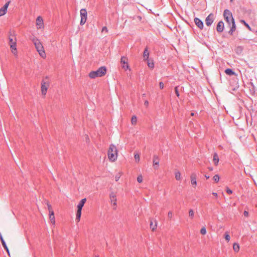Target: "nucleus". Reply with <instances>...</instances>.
Returning a JSON list of instances; mask_svg holds the SVG:
<instances>
[{
  "label": "nucleus",
  "instance_id": "f257e3e1",
  "mask_svg": "<svg viewBox=\"0 0 257 257\" xmlns=\"http://www.w3.org/2000/svg\"><path fill=\"white\" fill-rule=\"evenodd\" d=\"M223 17L228 26L230 28L228 33L230 35H232L233 33L236 30L235 21L233 18L232 13L227 9L225 10L223 12Z\"/></svg>",
  "mask_w": 257,
  "mask_h": 257
},
{
  "label": "nucleus",
  "instance_id": "f03ea898",
  "mask_svg": "<svg viewBox=\"0 0 257 257\" xmlns=\"http://www.w3.org/2000/svg\"><path fill=\"white\" fill-rule=\"evenodd\" d=\"M106 73V68L104 66L99 68L96 71H91L89 74L90 78L94 79L97 77H102Z\"/></svg>",
  "mask_w": 257,
  "mask_h": 257
},
{
  "label": "nucleus",
  "instance_id": "7ed1b4c3",
  "mask_svg": "<svg viewBox=\"0 0 257 257\" xmlns=\"http://www.w3.org/2000/svg\"><path fill=\"white\" fill-rule=\"evenodd\" d=\"M108 157L110 161L114 162L117 159V150L114 145H110L108 150Z\"/></svg>",
  "mask_w": 257,
  "mask_h": 257
},
{
  "label": "nucleus",
  "instance_id": "20e7f679",
  "mask_svg": "<svg viewBox=\"0 0 257 257\" xmlns=\"http://www.w3.org/2000/svg\"><path fill=\"white\" fill-rule=\"evenodd\" d=\"M34 43L40 55L43 58L45 57L46 54L44 47L41 42L38 40H36L34 41Z\"/></svg>",
  "mask_w": 257,
  "mask_h": 257
},
{
  "label": "nucleus",
  "instance_id": "39448f33",
  "mask_svg": "<svg viewBox=\"0 0 257 257\" xmlns=\"http://www.w3.org/2000/svg\"><path fill=\"white\" fill-rule=\"evenodd\" d=\"M50 85V82L48 81H45L43 79L41 82V91L43 95H45L47 93L48 88Z\"/></svg>",
  "mask_w": 257,
  "mask_h": 257
},
{
  "label": "nucleus",
  "instance_id": "423d86ee",
  "mask_svg": "<svg viewBox=\"0 0 257 257\" xmlns=\"http://www.w3.org/2000/svg\"><path fill=\"white\" fill-rule=\"evenodd\" d=\"M120 63L121 65L122 68L123 69H124L125 70H127V69H129L130 70H131L130 69V66L128 65V59L126 57H125V56L121 57V60H120Z\"/></svg>",
  "mask_w": 257,
  "mask_h": 257
},
{
  "label": "nucleus",
  "instance_id": "0eeeda50",
  "mask_svg": "<svg viewBox=\"0 0 257 257\" xmlns=\"http://www.w3.org/2000/svg\"><path fill=\"white\" fill-rule=\"evenodd\" d=\"M80 16H81V21H80V25H83L87 20V11L86 9H83L80 10Z\"/></svg>",
  "mask_w": 257,
  "mask_h": 257
},
{
  "label": "nucleus",
  "instance_id": "6e6552de",
  "mask_svg": "<svg viewBox=\"0 0 257 257\" xmlns=\"http://www.w3.org/2000/svg\"><path fill=\"white\" fill-rule=\"evenodd\" d=\"M214 21V15L210 14L205 19V24L207 26H210Z\"/></svg>",
  "mask_w": 257,
  "mask_h": 257
},
{
  "label": "nucleus",
  "instance_id": "1a4fd4ad",
  "mask_svg": "<svg viewBox=\"0 0 257 257\" xmlns=\"http://www.w3.org/2000/svg\"><path fill=\"white\" fill-rule=\"evenodd\" d=\"M11 3V1H8L1 9H0V17L5 15L7 11V9Z\"/></svg>",
  "mask_w": 257,
  "mask_h": 257
},
{
  "label": "nucleus",
  "instance_id": "9d476101",
  "mask_svg": "<svg viewBox=\"0 0 257 257\" xmlns=\"http://www.w3.org/2000/svg\"><path fill=\"white\" fill-rule=\"evenodd\" d=\"M194 20L195 25L198 27V28L202 30L204 27L203 22L198 18H195Z\"/></svg>",
  "mask_w": 257,
  "mask_h": 257
},
{
  "label": "nucleus",
  "instance_id": "9b49d317",
  "mask_svg": "<svg viewBox=\"0 0 257 257\" xmlns=\"http://www.w3.org/2000/svg\"><path fill=\"white\" fill-rule=\"evenodd\" d=\"M109 198L110 199L111 203L114 206H116V197L114 193L111 192L109 194Z\"/></svg>",
  "mask_w": 257,
  "mask_h": 257
},
{
  "label": "nucleus",
  "instance_id": "f8f14e48",
  "mask_svg": "<svg viewBox=\"0 0 257 257\" xmlns=\"http://www.w3.org/2000/svg\"><path fill=\"white\" fill-rule=\"evenodd\" d=\"M223 30L224 23L222 21H219L217 25L216 31L219 33H221L223 32Z\"/></svg>",
  "mask_w": 257,
  "mask_h": 257
},
{
  "label": "nucleus",
  "instance_id": "ddd939ff",
  "mask_svg": "<svg viewBox=\"0 0 257 257\" xmlns=\"http://www.w3.org/2000/svg\"><path fill=\"white\" fill-rule=\"evenodd\" d=\"M191 183L192 185L196 186V174L195 173H193L191 174Z\"/></svg>",
  "mask_w": 257,
  "mask_h": 257
},
{
  "label": "nucleus",
  "instance_id": "4468645a",
  "mask_svg": "<svg viewBox=\"0 0 257 257\" xmlns=\"http://www.w3.org/2000/svg\"><path fill=\"white\" fill-rule=\"evenodd\" d=\"M0 240L2 242V245H3V247H4L5 249L6 250V251H7V252L9 254H10L9 248H8V247L6 244V243L5 241L4 240V239L2 236V235L1 234V233H0Z\"/></svg>",
  "mask_w": 257,
  "mask_h": 257
},
{
  "label": "nucleus",
  "instance_id": "2eb2a0df",
  "mask_svg": "<svg viewBox=\"0 0 257 257\" xmlns=\"http://www.w3.org/2000/svg\"><path fill=\"white\" fill-rule=\"evenodd\" d=\"M9 45H12L14 44H16L17 40L16 38L14 35H10L9 38Z\"/></svg>",
  "mask_w": 257,
  "mask_h": 257
},
{
  "label": "nucleus",
  "instance_id": "dca6fc26",
  "mask_svg": "<svg viewBox=\"0 0 257 257\" xmlns=\"http://www.w3.org/2000/svg\"><path fill=\"white\" fill-rule=\"evenodd\" d=\"M86 201V198L82 199L79 203L77 205V210H82V209Z\"/></svg>",
  "mask_w": 257,
  "mask_h": 257
},
{
  "label": "nucleus",
  "instance_id": "f3484780",
  "mask_svg": "<svg viewBox=\"0 0 257 257\" xmlns=\"http://www.w3.org/2000/svg\"><path fill=\"white\" fill-rule=\"evenodd\" d=\"M36 24L40 28L43 25V20L40 16H39L36 19Z\"/></svg>",
  "mask_w": 257,
  "mask_h": 257
},
{
  "label": "nucleus",
  "instance_id": "a211bd4d",
  "mask_svg": "<svg viewBox=\"0 0 257 257\" xmlns=\"http://www.w3.org/2000/svg\"><path fill=\"white\" fill-rule=\"evenodd\" d=\"M159 157L157 155H154L153 156V165L155 167V166H159Z\"/></svg>",
  "mask_w": 257,
  "mask_h": 257
},
{
  "label": "nucleus",
  "instance_id": "6ab92c4d",
  "mask_svg": "<svg viewBox=\"0 0 257 257\" xmlns=\"http://www.w3.org/2000/svg\"><path fill=\"white\" fill-rule=\"evenodd\" d=\"M10 48L11 49L12 52L14 54L16 55L17 53V45L16 44L10 45Z\"/></svg>",
  "mask_w": 257,
  "mask_h": 257
},
{
  "label": "nucleus",
  "instance_id": "aec40b11",
  "mask_svg": "<svg viewBox=\"0 0 257 257\" xmlns=\"http://www.w3.org/2000/svg\"><path fill=\"white\" fill-rule=\"evenodd\" d=\"M225 73L228 75H229V76H231V75H236V73H235V72H234L230 68H227L226 69H225Z\"/></svg>",
  "mask_w": 257,
  "mask_h": 257
},
{
  "label": "nucleus",
  "instance_id": "412c9836",
  "mask_svg": "<svg viewBox=\"0 0 257 257\" xmlns=\"http://www.w3.org/2000/svg\"><path fill=\"white\" fill-rule=\"evenodd\" d=\"M219 162V157L217 153L213 154V162L215 165L217 166Z\"/></svg>",
  "mask_w": 257,
  "mask_h": 257
},
{
  "label": "nucleus",
  "instance_id": "4be33fe9",
  "mask_svg": "<svg viewBox=\"0 0 257 257\" xmlns=\"http://www.w3.org/2000/svg\"><path fill=\"white\" fill-rule=\"evenodd\" d=\"M149 53L148 50L147 48H146L143 53V57L144 58V60H148L149 58Z\"/></svg>",
  "mask_w": 257,
  "mask_h": 257
},
{
  "label": "nucleus",
  "instance_id": "5701e85b",
  "mask_svg": "<svg viewBox=\"0 0 257 257\" xmlns=\"http://www.w3.org/2000/svg\"><path fill=\"white\" fill-rule=\"evenodd\" d=\"M49 218L51 222L54 224L55 221L54 211H52L51 213H49Z\"/></svg>",
  "mask_w": 257,
  "mask_h": 257
},
{
  "label": "nucleus",
  "instance_id": "b1692460",
  "mask_svg": "<svg viewBox=\"0 0 257 257\" xmlns=\"http://www.w3.org/2000/svg\"><path fill=\"white\" fill-rule=\"evenodd\" d=\"M233 249L235 252H238L239 250V245L237 243H234L233 244Z\"/></svg>",
  "mask_w": 257,
  "mask_h": 257
},
{
  "label": "nucleus",
  "instance_id": "393cba45",
  "mask_svg": "<svg viewBox=\"0 0 257 257\" xmlns=\"http://www.w3.org/2000/svg\"><path fill=\"white\" fill-rule=\"evenodd\" d=\"M81 215V210H78L77 211L76 213V220L77 221H79Z\"/></svg>",
  "mask_w": 257,
  "mask_h": 257
},
{
  "label": "nucleus",
  "instance_id": "a878e982",
  "mask_svg": "<svg viewBox=\"0 0 257 257\" xmlns=\"http://www.w3.org/2000/svg\"><path fill=\"white\" fill-rule=\"evenodd\" d=\"M137 121V118L136 116L134 115L132 117L131 122L132 124L135 125L136 124Z\"/></svg>",
  "mask_w": 257,
  "mask_h": 257
},
{
  "label": "nucleus",
  "instance_id": "bb28decb",
  "mask_svg": "<svg viewBox=\"0 0 257 257\" xmlns=\"http://www.w3.org/2000/svg\"><path fill=\"white\" fill-rule=\"evenodd\" d=\"M175 178L177 180H180L181 179V174L179 172H176Z\"/></svg>",
  "mask_w": 257,
  "mask_h": 257
},
{
  "label": "nucleus",
  "instance_id": "cd10ccee",
  "mask_svg": "<svg viewBox=\"0 0 257 257\" xmlns=\"http://www.w3.org/2000/svg\"><path fill=\"white\" fill-rule=\"evenodd\" d=\"M150 228L152 229V230H154L157 226V224L156 223H155V224L154 225H153V222L151 221L150 222Z\"/></svg>",
  "mask_w": 257,
  "mask_h": 257
},
{
  "label": "nucleus",
  "instance_id": "c85d7f7f",
  "mask_svg": "<svg viewBox=\"0 0 257 257\" xmlns=\"http://www.w3.org/2000/svg\"><path fill=\"white\" fill-rule=\"evenodd\" d=\"M213 179L215 182H218L219 180V176L218 175H215L213 176Z\"/></svg>",
  "mask_w": 257,
  "mask_h": 257
},
{
  "label": "nucleus",
  "instance_id": "c756f323",
  "mask_svg": "<svg viewBox=\"0 0 257 257\" xmlns=\"http://www.w3.org/2000/svg\"><path fill=\"white\" fill-rule=\"evenodd\" d=\"M47 204L48 209L49 210V213H51L52 211H53V210L52 209V206L48 202H47Z\"/></svg>",
  "mask_w": 257,
  "mask_h": 257
},
{
  "label": "nucleus",
  "instance_id": "7c9ffc66",
  "mask_svg": "<svg viewBox=\"0 0 257 257\" xmlns=\"http://www.w3.org/2000/svg\"><path fill=\"white\" fill-rule=\"evenodd\" d=\"M224 237H225V239H226V240H227V241H229V240L230 239V237L227 232H225V233L224 234Z\"/></svg>",
  "mask_w": 257,
  "mask_h": 257
},
{
  "label": "nucleus",
  "instance_id": "2f4dec72",
  "mask_svg": "<svg viewBox=\"0 0 257 257\" xmlns=\"http://www.w3.org/2000/svg\"><path fill=\"white\" fill-rule=\"evenodd\" d=\"M240 22H241V23H242L244 24V25H245V26H246V27H247V28L249 30H251L250 26L248 25V24H247V23L245 22V21H244V20H241V21H240Z\"/></svg>",
  "mask_w": 257,
  "mask_h": 257
},
{
  "label": "nucleus",
  "instance_id": "473e14b6",
  "mask_svg": "<svg viewBox=\"0 0 257 257\" xmlns=\"http://www.w3.org/2000/svg\"><path fill=\"white\" fill-rule=\"evenodd\" d=\"M206 233V230L205 227H202L200 229V233L204 235V234H205Z\"/></svg>",
  "mask_w": 257,
  "mask_h": 257
},
{
  "label": "nucleus",
  "instance_id": "72a5a7b5",
  "mask_svg": "<svg viewBox=\"0 0 257 257\" xmlns=\"http://www.w3.org/2000/svg\"><path fill=\"white\" fill-rule=\"evenodd\" d=\"M189 215L192 218L194 217V211L192 209H190L189 211Z\"/></svg>",
  "mask_w": 257,
  "mask_h": 257
},
{
  "label": "nucleus",
  "instance_id": "f704fd0d",
  "mask_svg": "<svg viewBox=\"0 0 257 257\" xmlns=\"http://www.w3.org/2000/svg\"><path fill=\"white\" fill-rule=\"evenodd\" d=\"M137 181L139 183H142L143 181V177L142 175H139L137 177Z\"/></svg>",
  "mask_w": 257,
  "mask_h": 257
},
{
  "label": "nucleus",
  "instance_id": "c9c22d12",
  "mask_svg": "<svg viewBox=\"0 0 257 257\" xmlns=\"http://www.w3.org/2000/svg\"><path fill=\"white\" fill-rule=\"evenodd\" d=\"M148 67L149 68H153L154 66V63L153 62H148Z\"/></svg>",
  "mask_w": 257,
  "mask_h": 257
},
{
  "label": "nucleus",
  "instance_id": "e433bc0d",
  "mask_svg": "<svg viewBox=\"0 0 257 257\" xmlns=\"http://www.w3.org/2000/svg\"><path fill=\"white\" fill-rule=\"evenodd\" d=\"M135 159L136 161H139L140 160V156L139 154H136L135 155Z\"/></svg>",
  "mask_w": 257,
  "mask_h": 257
},
{
  "label": "nucleus",
  "instance_id": "4c0bfd02",
  "mask_svg": "<svg viewBox=\"0 0 257 257\" xmlns=\"http://www.w3.org/2000/svg\"><path fill=\"white\" fill-rule=\"evenodd\" d=\"M226 192L227 193L229 194H231L232 193V191L231 190H230L229 188H227L226 189Z\"/></svg>",
  "mask_w": 257,
  "mask_h": 257
},
{
  "label": "nucleus",
  "instance_id": "58836bf2",
  "mask_svg": "<svg viewBox=\"0 0 257 257\" xmlns=\"http://www.w3.org/2000/svg\"><path fill=\"white\" fill-rule=\"evenodd\" d=\"M175 93H176V95L178 97H179V93L177 87H175Z\"/></svg>",
  "mask_w": 257,
  "mask_h": 257
},
{
  "label": "nucleus",
  "instance_id": "ea45409f",
  "mask_svg": "<svg viewBox=\"0 0 257 257\" xmlns=\"http://www.w3.org/2000/svg\"><path fill=\"white\" fill-rule=\"evenodd\" d=\"M102 32H108V30H107V28L106 27L104 26L102 28Z\"/></svg>",
  "mask_w": 257,
  "mask_h": 257
},
{
  "label": "nucleus",
  "instance_id": "a19ab883",
  "mask_svg": "<svg viewBox=\"0 0 257 257\" xmlns=\"http://www.w3.org/2000/svg\"><path fill=\"white\" fill-rule=\"evenodd\" d=\"M159 87L161 89L164 88V83L162 82L159 83Z\"/></svg>",
  "mask_w": 257,
  "mask_h": 257
},
{
  "label": "nucleus",
  "instance_id": "79ce46f5",
  "mask_svg": "<svg viewBox=\"0 0 257 257\" xmlns=\"http://www.w3.org/2000/svg\"><path fill=\"white\" fill-rule=\"evenodd\" d=\"M168 216L169 218H171L172 216V211H169L168 214Z\"/></svg>",
  "mask_w": 257,
  "mask_h": 257
},
{
  "label": "nucleus",
  "instance_id": "37998d69",
  "mask_svg": "<svg viewBox=\"0 0 257 257\" xmlns=\"http://www.w3.org/2000/svg\"><path fill=\"white\" fill-rule=\"evenodd\" d=\"M243 215H244L245 216H248V212L247 211H244V212H243Z\"/></svg>",
  "mask_w": 257,
  "mask_h": 257
},
{
  "label": "nucleus",
  "instance_id": "c03bdc74",
  "mask_svg": "<svg viewBox=\"0 0 257 257\" xmlns=\"http://www.w3.org/2000/svg\"><path fill=\"white\" fill-rule=\"evenodd\" d=\"M212 195L213 196H214L215 197H217V194L216 193H215V192H213L212 193Z\"/></svg>",
  "mask_w": 257,
  "mask_h": 257
},
{
  "label": "nucleus",
  "instance_id": "a18cd8bd",
  "mask_svg": "<svg viewBox=\"0 0 257 257\" xmlns=\"http://www.w3.org/2000/svg\"><path fill=\"white\" fill-rule=\"evenodd\" d=\"M145 104L146 105H148L149 104V102L147 100L145 101Z\"/></svg>",
  "mask_w": 257,
  "mask_h": 257
},
{
  "label": "nucleus",
  "instance_id": "49530a36",
  "mask_svg": "<svg viewBox=\"0 0 257 257\" xmlns=\"http://www.w3.org/2000/svg\"><path fill=\"white\" fill-rule=\"evenodd\" d=\"M119 177L115 176V180L117 181L118 180Z\"/></svg>",
  "mask_w": 257,
  "mask_h": 257
},
{
  "label": "nucleus",
  "instance_id": "de8ad7c7",
  "mask_svg": "<svg viewBox=\"0 0 257 257\" xmlns=\"http://www.w3.org/2000/svg\"><path fill=\"white\" fill-rule=\"evenodd\" d=\"M208 169L210 171H212L213 170V168L212 167H208Z\"/></svg>",
  "mask_w": 257,
  "mask_h": 257
},
{
  "label": "nucleus",
  "instance_id": "09e8293b",
  "mask_svg": "<svg viewBox=\"0 0 257 257\" xmlns=\"http://www.w3.org/2000/svg\"><path fill=\"white\" fill-rule=\"evenodd\" d=\"M205 177L206 179H209V176H207V175H205Z\"/></svg>",
  "mask_w": 257,
  "mask_h": 257
},
{
  "label": "nucleus",
  "instance_id": "8fccbe9b",
  "mask_svg": "<svg viewBox=\"0 0 257 257\" xmlns=\"http://www.w3.org/2000/svg\"><path fill=\"white\" fill-rule=\"evenodd\" d=\"M45 79H49V77L46 76V77L45 78Z\"/></svg>",
  "mask_w": 257,
  "mask_h": 257
},
{
  "label": "nucleus",
  "instance_id": "3c124183",
  "mask_svg": "<svg viewBox=\"0 0 257 257\" xmlns=\"http://www.w3.org/2000/svg\"><path fill=\"white\" fill-rule=\"evenodd\" d=\"M86 138L88 139V136H86Z\"/></svg>",
  "mask_w": 257,
  "mask_h": 257
},
{
  "label": "nucleus",
  "instance_id": "603ef678",
  "mask_svg": "<svg viewBox=\"0 0 257 257\" xmlns=\"http://www.w3.org/2000/svg\"><path fill=\"white\" fill-rule=\"evenodd\" d=\"M230 1H231V2H232V0H230Z\"/></svg>",
  "mask_w": 257,
  "mask_h": 257
}]
</instances>
